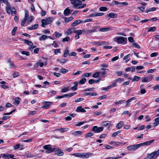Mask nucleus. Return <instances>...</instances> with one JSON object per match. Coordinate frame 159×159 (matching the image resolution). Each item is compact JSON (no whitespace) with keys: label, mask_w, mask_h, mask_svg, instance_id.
<instances>
[{"label":"nucleus","mask_w":159,"mask_h":159,"mask_svg":"<svg viewBox=\"0 0 159 159\" xmlns=\"http://www.w3.org/2000/svg\"><path fill=\"white\" fill-rule=\"evenodd\" d=\"M43 103H44V105L42 107L45 109H48L51 106L50 104L51 103V102L45 101Z\"/></svg>","instance_id":"obj_13"},{"label":"nucleus","mask_w":159,"mask_h":159,"mask_svg":"<svg viewBox=\"0 0 159 159\" xmlns=\"http://www.w3.org/2000/svg\"><path fill=\"white\" fill-rule=\"evenodd\" d=\"M20 144H17L14 146V149L15 150L18 149L20 147Z\"/></svg>","instance_id":"obj_62"},{"label":"nucleus","mask_w":159,"mask_h":159,"mask_svg":"<svg viewBox=\"0 0 159 159\" xmlns=\"http://www.w3.org/2000/svg\"><path fill=\"white\" fill-rule=\"evenodd\" d=\"M24 42L26 44L30 46H32L33 45V43L30 41L27 40H25Z\"/></svg>","instance_id":"obj_43"},{"label":"nucleus","mask_w":159,"mask_h":159,"mask_svg":"<svg viewBox=\"0 0 159 159\" xmlns=\"http://www.w3.org/2000/svg\"><path fill=\"white\" fill-rule=\"evenodd\" d=\"M70 2L71 4L75 7H77L82 3L81 1L79 0H70Z\"/></svg>","instance_id":"obj_9"},{"label":"nucleus","mask_w":159,"mask_h":159,"mask_svg":"<svg viewBox=\"0 0 159 159\" xmlns=\"http://www.w3.org/2000/svg\"><path fill=\"white\" fill-rule=\"evenodd\" d=\"M54 18L53 17H49L46 18V19H42L41 20V25L43 27H44L45 26L51 24L54 20Z\"/></svg>","instance_id":"obj_1"},{"label":"nucleus","mask_w":159,"mask_h":159,"mask_svg":"<svg viewBox=\"0 0 159 159\" xmlns=\"http://www.w3.org/2000/svg\"><path fill=\"white\" fill-rule=\"evenodd\" d=\"M154 141V140H152L150 141H148L143 143H140L141 146H142L143 145H151Z\"/></svg>","instance_id":"obj_17"},{"label":"nucleus","mask_w":159,"mask_h":159,"mask_svg":"<svg viewBox=\"0 0 159 159\" xmlns=\"http://www.w3.org/2000/svg\"><path fill=\"white\" fill-rule=\"evenodd\" d=\"M102 113V111H96L94 113V114L95 116H97L101 115Z\"/></svg>","instance_id":"obj_61"},{"label":"nucleus","mask_w":159,"mask_h":159,"mask_svg":"<svg viewBox=\"0 0 159 159\" xmlns=\"http://www.w3.org/2000/svg\"><path fill=\"white\" fill-rule=\"evenodd\" d=\"M153 78L152 75H150L142 78V82H148L151 81Z\"/></svg>","instance_id":"obj_8"},{"label":"nucleus","mask_w":159,"mask_h":159,"mask_svg":"<svg viewBox=\"0 0 159 159\" xmlns=\"http://www.w3.org/2000/svg\"><path fill=\"white\" fill-rule=\"evenodd\" d=\"M82 31H81V30H75L74 31V33H75L76 34H78V35H81L82 33Z\"/></svg>","instance_id":"obj_39"},{"label":"nucleus","mask_w":159,"mask_h":159,"mask_svg":"<svg viewBox=\"0 0 159 159\" xmlns=\"http://www.w3.org/2000/svg\"><path fill=\"white\" fill-rule=\"evenodd\" d=\"M141 147L140 143L134 144L127 147V149L129 150H135L138 148Z\"/></svg>","instance_id":"obj_6"},{"label":"nucleus","mask_w":159,"mask_h":159,"mask_svg":"<svg viewBox=\"0 0 159 159\" xmlns=\"http://www.w3.org/2000/svg\"><path fill=\"white\" fill-rule=\"evenodd\" d=\"M121 131H118L116 132L113 133L112 135V136L113 137H115L117 136V134L121 132Z\"/></svg>","instance_id":"obj_55"},{"label":"nucleus","mask_w":159,"mask_h":159,"mask_svg":"<svg viewBox=\"0 0 159 159\" xmlns=\"http://www.w3.org/2000/svg\"><path fill=\"white\" fill-rule=\"evenodd\" d=\"M158 53L157 52H153L152 53L150 54V57H157L158 55Z\"/></svg>","instance_id":"obj_59"},{"label":"nucleus","mask_w":159,"mask_h":159,"mask_svg":"<svg viewBox=\"0 0 159 159\" xmlns=\"http://www.w3.org/2000/svg\"><path fill=\"white\" fill-rule=\"evenodd\" d=\"M159 155V149L147 155L145 159H153L156 158Z\"/></svg>","instance_id":"obj_3"},{"label":"nucleus","mask_w":159,"mask_h":159,"mask_svg":"<svg viewBox=\"0 0 159 159\" xmlns=\"http://www.w3.org/2000/svg\"><path fill=\"white\" fill-rule=\"evenodd\" d=\"M83 134L82 132L80 131H76L72 133V134L75 136L82 135Z\"/></svg>","instance_id":"obj_21"},{"label":"nucleus","mask_w":159,"mask_h":159,"mask_svg":"<svg viewBox=\"0 0 159 159\" xmlns=\"http://www.w3.org/2000/svg\"><path fill=\"white\" fill-rule=\"evenodd\" d=\"M70 39V37H66L62 39V41L63 42H67L69 41Z\"/></svg>","instance_id":"obj_52"},{"label":"nucleus","mask_w":159,"mask_h":159,"mask_svg":"<svg viewBox=\"0 0 159 159\" xmlns=\"http://www.w3.org/2000/svg\"><path fill=\"white\" fill-rule=\"evenodd\" d=\"M75 28H71L68 29L66 32L65 33L67 35H70L73 32L74 33Z\"/></svg>","instance_id":"obj_19"},{"label":"nucleus","mask_w":159,"mask_h":159,"mask_svg":"<svg viewBox=\"0 0 159 159\" xmlns=\"http://www.w3.org/2000/svg\"><path fill=\"white\" fill-rule=\"evenodd\" d=\"M155 123L153 124L154 127H155L159 124V117L157 118L154 119Z\"/></svg>","instance_id":"obj_26"},{"label":"nucleus","mask_w":159,"mask_h":159,"mask_svg":"<svg viewBox=\"0 0 159 159\" xmlns=\"http://www.w3.org/2000/svg\"><path fill=\"white\" fill-rule=\"evenodd\" d=\"M140 77H138L137 76H135L134 77V79L132 80V81H138L139 79H140Z\"/></svg>","instance_id":"obj_48"},{"label":"nucleus","mask_w":159,"mask_h":159,"mask_svg":"<svg viewBox=\"0 0 159 159\" xmlns=\"http://www.w3.org/2000/svg\"><path fill=\"white\" fill-rule=\"evenodd\" d=\"M111 30L110 28H100L99 29V31L101 32H106Z\"/></svg>","instance_id":"obj_22"},{"label":"nucleus","mask_w":159,"mask_h":159,"mask_svg":"<svg viewBox=\"0 0 159 159\" xmlns=\"http://www.w3.org/2000/svg\"><path fill=\"white\" fill-rule=\"evenodd\" d=\"M55 148H51V149H50L49 150H47L45 151V152L47 153H49L53 152L54 151H55Z\"/></svg>","instance_id":"obj_46"},{"label":"nucleus","mask_w":159,"mask_h":159,"mask_svg":"<svg viewBox=\"0 0 159 159\" xmlns=\"http://www.w3.org/2000/svg\"><path fill=\"white\" fill-rule=\"evenodd\" d=\"M20 101V99L19 98H16L15 99L14 104L17 106L19 104Z\"/></svg>","instance_id":"obj_25"},{"label":"nucleus","mask_w":159,"mask_h":159,"mask_svg":"<svg viewBox=\"0 0 159 159\" xmlns=\"http://www.w3.org/2000/svg\"><path fill=\"white\" fill-rule=\"evenodd\" d=\"M25 14L24 19H25V20H27L28 19L29 16L28 11L27 10H25Z\"/></svg>","instance_id":"obj_45"},{"label":"nucleus","mask_w":159,"mask_h":159,"mask_svg":"<svg viewBox=\"0 0 159 159\" xmlns=\"http://www.w3.org/2000/svg\"><path fill=\"white\" fill-rule=\"evenodd\" d=\"M68 70L64 68H62L60 70V72L63 74L66 73L68 72Z\"/></svg>","instance_id":"obj_47"},{"label":"nucleus","mask_w":159,"mask_h":159,"mask_svg":"<svg viewBox=\"0 0 159 159\" xmlns=\"http://www.w3.org/2000/svg\"><path fill=\"white\" fill-rule=\"evenodd\" d=\"M82 22V20H75L72 24L71 25L74 26H75L78 24H79Z\"/></svg>","instance_id":"obj_20"},{"label":"nucleus","mask_w":159,"mask_h":159,"mask_svg":"<svg viewBox=\"0 0 159 159\" xmlns=\"http://www.w3.org/2000/svg\"><path fill=\"white\" fill-rule=\"evenodd\" d=\"M21 53L22 54L26 55L27 56H29L30 55V53L29 52L25 51L21 52Z\"/></svg>","instance_id":"obj_56"},{"label":"nucleus","mask_w":159,"mask_h":159,"mask_svg":"<svg viewBox=\"0 0 159 159\" xmlns=\"http://www.w3.org/2000/svg\"><path fill=\"white\" fill-rule=\"evenodd\" d=\"M44 65V63L42 62L40 60H39L34 65V66L35 68H37L39 66L41 67H42Z\"/></svg>","instance_id":"obj_15"},{"label":"nucleus","mask_w":159,"mask_h":159,"mask_svg":"<svg viewBox=\"0 0 159 159\" xmlns=\"http://www.w3.org/2000/svg\"><path fill=\"white\" fill-rule=\"evenodd\" d=\"M8 63L11 68H14L15 67V66L14 64V63L11 61L10 59L8 60Z\"/></svg>","instance_id":"obj_30"},{"label":"nucleus","mask_w":159,"mask_h":159,"mask_svg":"<svg viewBox=\"0 0 159 159\" xmlns=\"http://www.w3.org/2000/svg\"><path fill=\"white\" fill-rule=\"evenodd\" d=\"M85 122H83V121L78 122L77 123L75 124V126H81V125H83V124H84V123H85Z\"/></svg>","instance_id":"obj_53"},{"label":"nucleus","mask_w":159,"mask_h":159,"mask_svg":"<svg viewBox=\"0 0 159 159\" xmlns=\"http://www.w3.org/2000/svg\"><path fill=\"white\" fill-rule=\"evenodd\" d=\"M34 156V155L31 154L30 153H28L26 154V157L28 158L33 157Z\"/></svg>","instance_id":"obj_64"},{"label":"nucleus","mask_w":159,"mask_h":159,"mask_svg":"<svg viewBox=\"0 0 159 159\" xmlns=\"http://www.w3.org/2000/svg\"><path fill=\"white\" fill-rule=\"evenodd\" d=\"M114 41L118 43L124 42L127 40V38L123 37H116L114 38Z\"/></svg>","instance_id":"obj_5"},{"label":"nucleus","mask_w":159,"mask_h":159,"mask_svg":"<svg viewBox=\"0 0 159 159\" xmlns=\"http://www.w3.org/2000/svg\"><path fill=\"white\" fill-rule=\"evenodd\" d=\"M85 96H87L88 95H90L91 96H96L97 95V93L96 92H93L92 93H91L90 92L86 93L85 94Z\"/></svg>","instance_id":"obj_42"},{"label":"nucleus","mask_w":159,"mask_h":159,"mask_svg":"<svg viewBox=\"0 0 159 159\" xmlns=\"http://www.w3.org/2000/svg\"><path fill=\"white\" fill-rule=\"evenodd\" d=\"M108 16L111 18H116L117 17V15L116 14L110 13L108 14Z\"/></svg>","instance_id":"obj_32"},{"label":"nucleus","mask_w":159,"mask_h":159,"mask_svg":"<svg viewBox=\"0 0 159 159\" xmlns=\"http://www.w3.org/2000/svg\"><path fill=\"white\" fill-rule=\"evenodd\" d=\"M82 72L81 71H78L76 72H74L73 73V75H79L82 73Z\"/></svg>","instance_id":"obj_54"},{"label":"nucleus","mask_w":159,"mask_h":159,"mask_svg":"<svg viewBox=\"0 0 159 159\" xmlns=\"http://www.w3.org/2000/svg\"><path fill=\"white\" fill-rule=\"evenodd\" d=\"M53 35H54L55 37L57 38H59L62 36V34L59 33L57 31H55Z\"/></svg>","instance_id":"obj_31"},{"label":"nucleus","mask_w":159,"mask_h":159,"mask_svg":"<svg viewBox=\"0 0 159 159\" xmlns=\"http://www.w3.org/2000/svg\"><path fill=\"white\" fill-rule=\"evenodd\" d=\"M14 156V154H3L2 157L5 159H8L10 158H12Z\"/></svg>","instance_id":"obj_12"},{"label":"nucleus","mask_w":159,"mask_h":159,"mask_svg":"<svg viewBox=\"0 0 159 159\" xmlns=\"http://www.w3.org/2000/svg\"><path fill=\"white\" fill-rule=\"evenodd\" d=\"M3 2L4 3L6 4L7 5H8V4H9L8 2L6 0H0V3Z\"/></svg>","instance_id":"obj_60"},{"label":"nucleus","mask_w":159,"mask_h":159,"mask_svg":"<svg viewBox=\"0 0 159 159\" xmlns=\"http://www.w3.org/2000/svg\"><path fill=\"white\" fill-rule=\"evenodd\" d=\"M116 74L118 76H120L123 74L122 71H117L116 72Z\"/></svg>","instance_id":"obj_63"},{"label":"nucleus","mask_w":159,"mask_h":159,"mask_svg":"<svg viewBox=\"0 0 159 159\" xmlns=\"http://www.w3.org/2000/svg\"><path fill=\"white\" fill-rule=\"evenodd\" d=\"M76 111L77 112H86L85 110L82 108L81 106H79L77 107Z\"/></svg>","instance_id":"obj_18"},{"label":"nucleus","mask_w":159,"mask_h":159,"mask_svg":"<svg viewBox=\"0 0 159 159\" xmlns=\"http://www.w3.org/2000/svg\"><path fill=\"white\" fill-rule=\"evenodd\" d=\"M86 81V79L85 78L83 79L80 80L79 84H84Z\"/></svg>","instance_id":"obj_50"},{"label":"nucleus","mask_w":159,"mask_h":159,"mask_svg":"<svg viewBox=\"0 0 159 159\" xmlns=\"http://www.w3.org/2000/svg\"><path fill=\"white\" fill-rule=\"evenodd\" d=\"M48 38V36L45 35H43L39 39V40L41 41L42 40H46Z\"/></svg>","instance_id":"obj_29"},{"label":"nucleus","mask_w":159,"mask_h":159,"mask_svg":"<svg viewBox=\"0 0 159 159\" xmlns=\"http://www.w3.org/2000/svg\"><path fill=\"white\" fill-rule=\"evenodd\" d=\"M99 10L100 11H106L107 10V7H101L99 8Z\"/></svg>","instance_id":"obj_51"},{"label":"nucleus","mask_w":159,"mask_h":159,"mask_svg":"<svg viewBox=\"0 0 159 159\" xmlns=\"http://www.w3.org/2000/svg\"><path fill=\"white\" fill-rule=\"evenodd\" d=\"M70 10L67 8H66L64 11V14L65 16H68L70 13Z\"/></svg>","instance_id":"obj_23"},{"label":"nucleus","mask_w":159,"mask_h":159,"mask_svg":"<svg viewBox=\"0 0 159 159\" xmlns=\"http://www.w3.org/2000/svg\"><path fill=\"white\" fill-rule=\"evenodd\" d=\"M55 154L59 156L63 155L64 153L60 149H57L55 151Z\"/></svg>","instance_id":"obj_14"},{"label":"nucleus","mask_w":159,"mask_h":159,"mask_svg":"<svg viewBox=\"0 0 159 159\" xmlns=\"http://www.w3.org/2000/svg\"><path fill=\"white\" fill-rule=\"evenodd\" d=\"M103 129V127H98L96 126L93 127L92 129V131L94 133H99L101 132Z\"/></svg>","instance_id":"obj_7"},{"label":"nucleus","mask_w":159,"mask_h":159,"mask_svg":"<svg viewBox=\"0 0 159 159\" xmlns=\"http://www.w3.org/2000/svg\"><path fill=\"white\" fill-rule=\"evenodd\" d=\"M39 26V25L37 24L34 25H32L31 27H29L28 29L30 30H32L35 29L37 28Z\"/></svg>","instance_id":"obj_38"},{"label":"nucleus","mask_w":159,"mask_h":159,"mask_svg":"<svg viewBox=\"0 0 159 159\" xmlns=\"http://www.w3.org/2000/svg\"><path fill=\"white\" fill-rule=\"evenodd\" d=\"M94 134L92 132H90L86 134H84V136L85 137L87 138H90L91 136H93Z\"/></svg>","instance_id":"obj_35"},{"label":"nucleus","mask_w":159,"mask_h":159,"mask_svg":"<svg viewBox=\"0 0 159 159\" xmlns=\"http://www.w3.org/2000/svg\"><path fill=\"white\" fill-rule=\"evenodd\" d=\"M82 31L84 32L86 34H88L89 33H92L96 32L97 31V30L95 29H94L92 30H83Z\"/></svg>","instance_id":"obj_16"},{"label":"nucleus","mask_w":159,"mask_h":159,"mask_svg":"<svg viewBox=\"0 0 159 159\" xmlns=\"http://www.w3.org/2000/svg\"><path fill=\"white\" fill-rule=\"evenodd\" d=\"M110 144H113L115 146H119L124 145L126 144V143H121L120 142H116L112 141L110 142Z\"/></svg>","instance_id":"obj_10"},{"label":"nucleus","mask_w":159,"mask_h":159,"mask_svg":"<svg viewBox=\"0 0 159 159\" xmlns=\"http://www.w3.org/2000/svg\"><path fill=\"white\" fill-rule=\"evenodd\" d=\"M92 44L94 46H98L101 45V41L98 42H92Z\"/></svg>","instance_id":"obj_34"},{"label":"nucleus","mask_w":159,"mask_h":159,"mask_svg":"<svg viewBox=\"0 0 159 159\" xmlns=\"http://www.w3.org/2000/svg\"><path fill=\"white\" fill-rule=\"evenodd\" d=\"M60 49H55L54 51L55 54L57 55L58 53H61V52H60Z\"/></svg>","instance_id":"obj_57"},{"label":"nucleus","mask_w":159,"mask_h":159,"mask_svg":"<svg viewBox=\"0 0 159 159\" xmlns=\"http://www.w3.org/2000/svg\"><path fill=\"white\" fill-rule=\"evenodd\" d=\"M156 28L155 26H153V27H150L148 28V32H154L156 30Z\"/></svg>","instance_id":"obj_37"},{"label":"nucleus","mask_w":159,"mask_h":159,"mask_svg":"<svg viewBox=\"0 0 159 159\" xmlns=\"http://www.w3.org/2000/svg\"><path fill=\"white\" fill-rule=\"evenodd\" d=\"M6 10L7 12L9 14H10L11 12V9L10 7V4H8V5H7L6 7Z\"/></svg>","instance_id":"obj_28"},{"label":"nucleus","mask_w":159,"mask_h":159,"mask_svg":"<svg viewBox=\"0 0 159 159\" xmlns=\"http://www.w3.org/2000/svg\"><path fill=\"white\" fill-rule=\"evenodd\" d=\"M68 130L67 128H62L59 129H57V130L59 131L61 133H64L65 132L67 131Z\"/></svg>","instance_id":"obj_41"},{"label":"nucleus","mask_w":159,"mask_h":159,"mask_svg":"<svg viewBox=\"0 0 159 159\" xmlns=\"http://www.w3.org/2000/svg\"><path fill=\"white\" fill-rule=\"evenodd\" d=\"M69 53V51L68 49V48H66L63 54V57H66L67 56Z\"/></svg>","instance_id":"obj_36"},{"label":"nucleus","mask_w":159,"mask_h":159,"mask_svg":"<svg viewBox=\"0 0 159 159\" xmlns=\"http://www.w3.org/2000/svg\"><path fill=\"white\" fill-rule=\"evenodd\" d=\"M124 122L122 121H120L117 125H116V128L118 129H120L122 126Z\"/></svg>","instance_id":"obj_27"},{"label":"nucleus","mask_w":159,"mask_h":159,"mask_svg":"<svg viewBox=\"0 0 159 159\" xmlns=\"http://www.w3.org/2000/svg\"><path fill=\"white\" fill-rule=\"evenodd\" d=\"M100 74V72H97L94 74H93V75L92 76L93 78H97L98 77L99 75Z\"/></svg>","instance_id":"obj_44"},{"label":"nucleus","mask_w":159,"mask_h":159,"mask_svg":"<svg viewBox=\"0 0 159 159\" xmlns=\"http://www.w3.org/2000/svg\"><path fill=\"white\" fill-rule=\"evenodd\" d=\"M111 123V121H106L102 122V125L103 126H106Z\"/></svg>","instance_id":"obj_33"},{"label":"nucleus","mask_w":159,"mask_h":159,"mask_svg":"<svg viewBox=\"0 0 159 159\" xmlns=\"http://www.w3.org/2000/svg\"><path fill=\"white\" fill-rule=\"evenodd\" d=\"M159 155V149L147 155L145 159H153L156 158Z\"/></svg>","instance_id":"obj_4"},{"label":"nucleus","mask_w":159,"mask_h":159,"mask_svg":"<svg viewBox=\"0 0 159 159\" xmlns=\"http://www.w3.org/2000/svg\"><path fill=\"white\" fill-rule=\"evenodd\" d=\"M91 73H84L83 74L82 76L88 77L92 75Z\"/></svg>","instance_id":"obj_40"},{"label":"nucleus","mask_w":159,"mask_h":159,"mask_svg":"<svg viewBox=\"0 0 159 159\" xmlns=\"http://www.w3.org/2000/svg\"><path fill=\"white\" fill-rule=\"evenodd\" d=\"M133 45L134 47L137 48H140V46L139 44L136 43H133Z\"/></svg>","instance_id":"obj_58"},{"label":"nucleus","mask_w":159,"mask_h":159,"mask_svg":"<svg viewBox=\"0 0 159 159\" xmlns=\"http://www.w3.org/2000/svg\"><path fill=\"white\" fill-rule=\"evenodd\" d=\"M159 155V149L147 155L145 159H153L156 158Z\"/></svg>","instance_id":"obj_2"},{"label":"nucleus","mask_w":159,"mask_h":159,"mask_svg":"<svg viewBox=\"0 0 159 159\" xmlns=\"http://www.w3.org/2000/svg\"><path fill=\"white\" fill-rule=\"evenodd\" d=\"M63 18H64V21L66 23L70 22L73 19V18L72 16H70L68 18L66 17H63Z\"/></svg>","instance_id":"obj_24"},{"label":"nucleus","mask_w":159,"mask_h":159,"mask_svg":"<svg viewBox=\"0 0 159 159\" xmlns=\"http://www.w3.org/2000/svg\"><path fill=\"white\" fill-rule=\"evenodd\" d=\"M92 153H80V157L82 158H88L90 156H91Z\"/></svg>","instance_id":"obj_11"},{"label":"nucleus","mask_w":159,"mask_h":159,"mask_svg":"<svg viewBox=\"0 0 159 159\" xmlns=\"http://www.w3.org/2000/svg\"><path fill=\"white\" fill-rule=\"evenodd\" d=\"M51 146L50 145H44L43 146V148L46 150H49L50 149H51Z\"/></svg>","instance_id":"obj_49"}]
</instances>
